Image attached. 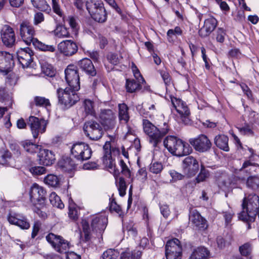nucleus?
<instances>
[{
  "instance_id": "1",
  "label": "nucleus",
  "mask_w": 259,
  "mask_h": 259,
  "mask_svg": "<svg viewBox=\"0 0 259 259\" xmlns=\"http://www.w3.org/2000/svg\"><path fill=\"white\" fill-rule=\"evenodd\" d=\"M20 35L27 45H30L32 43L35 48L45 52H54L56 51L54 46L46 45L34 37L35 35L34 28L28 21H23L20 24Z\"/></svg>"
},
{
  "instance_id": "2",
  "label": "nucleus",
  "mask_w": 259,
  "mask_h": 259,
  "mask_svg": "<svg viewBox=\"0 0 259 259\" xmlns=\"http://www.w3.org/2000/svg\"><path fill=\"white\" fill-rule=\"evenodd\" d=\"M242 211L239 214V219L247 222H253L258 212L259 197L251 194L243 199Z\"/></svg>"
},
{
  "instance_id": "3",
  "label": "nucleus",
  "mask_w": 259,
  "mask_h": 259,
  "mask_svg": "<svg viewBox=\"0 0 259 259\" xmlns=\"http://www.w3.org/2000/svg\"><path fill=\"white\" fill-rule=\"evenodd\" d=\"M143 127L144 133L149 137V142L154 147H156L161 143L163 137L169 130L166 123L163 124V127L159 129L147 119L143 120Z\"/></svg>"
},
{
  "instance_id": "4",
  "label": "nucleus",
  "mask_w": 259,
  "mask_h": 259,
  "mask_svg": "<svg viewBox=\"0 0 259 259\" xmlns=\"http://www.w3.org/2000/svg\"><path fill=\"white\" fill-rule=\"evenodd\" d=\"M163 144L171 153L179 157L189 155L192 150L188 143L174 136L167 137Z\"/></svg>"
},
{
  "instance_id": "5",
  "label": "nucleus",
  "mask_w": 259,
  "mask_h": 259,
  "mask_svg": "<svg viewBox=\"0 0 259 259\" xmlns=\"http://www.w3.org/2000/svg\"><path fill=\"white\" fill-rule=\"evenodd\" d=\"M77 91L71 89L69 87L65 89H58L57 94L59 103L67 108L71 107L79 101V97L76 93Z\"/></svg>"
},
{
  "instance_id": "6",
  "label": "nucleus",
  "mask_w": 259,
  "mask_h": 259,
  "mask_svg": "<svg viewBox=\"0 0 259 259\" xmlns=\"http://www.w3.org/2000/svg\"><path fill=\"white\" fill-rule=\"evenodd\" d=\"M86 8L95 21L103 23L106 20L107 13L101 2L90 0L87 2Z\"/></svg>"
},
{
  "instance_id": "7",
  "label": "nucleus",
  "mask_w": 259,
  "mask_h": 259,
  "mask_svg": "<svg viewBox=\"0 0 259 259\" xmlns=\"http://www.w3.org/2000/svg\"><path fill=\"white\" fill-rule=\"evenodd\" d=\"M171 102L174 108L177 112L176 116L178 118H180V121L185 124H189L191 121L190 111L187 104L176 98H171Z\"/></svg>"
},
{
  "instance_id": "8",
  "label": "nucleus",
  "mask_w": 259,
  "mask_h": 259,
  "mask_svg": "<svg viewBox=\"0 0 259 259\" xmlns=\"http://www.w3.org/2000/svg\"><path fill=\"white\" fill-rule=\"evenodd\" d=\"M104 156L103 162L106 168L114 176L116 181H117L119 176L120 172L119 169L116 168L115 163L111 157V143L110 142H106L103 146Z\"/></svg>"
},
{
  "instance_id": "9",
  "label": "nucleus",
  "mask_w": 259,
  "mask_h": 259,
  "mask_svg": "<svg viewBox=\"0 0 259 259\" xmlns=\"http://www.w3.org/2000/svg\"><path fill=\"white\" fill-rule=\"evenodd\" d=\"M71 152L74 158L80 161L90 159L92 154V150L89 146L82 142L74 144L72 146Z\"/></svg>"
},
{
  "instance_id": "10",
  "label": "nucleus",
  "mask_w": 259,
  "mask_h": 259,
  "mask_svg": "<svg viewBox=\"0 0 259 259\" xmlns=\"http://www.w3.org/2000/svg\"><path fill=\"white\" fill-rule=\"evenodd\" d=\"M46 240L54 249L61 253H66L69 248V243L59 235L49 233L46 236Z\"/></svg>"
},
{
  "instance_id": "11",
  "label": "nucleus",
  "mask_w": 259,
  "mask_h": 259,
  "mask_svg": "<svg viewBox=\"0 0 259 259\" xmlns=\"http://www.w3.org/2000/svg\"><path fill=\"white\" fill-rule=\"evenodd\" d=\"M83 131L87 137L94 141L99 140L104 133L102 126L94 121L86 122L83 126Z\"/></svg>"
},
{
  "instance_id": "12",
  "label": "nucleus",
  "mask_w": 259,
  "mask_h": 259,
  "mask_svg": "<svg viewBox=\"0 0 259 259\" xmlns=\"http://www.w3.org/2000/svg\"><path fill=\"white\" fill-rule=\"evenodd\" d=\"M65 79L69 87L71 89L79 90L80 89L79 76L77 67L69 65L65 70Z\"/></svg>"
},
{
  "instance_id": "13",
  "label": "nucleus",
  "mask_w": 259,
  "mask_h": 259,
  "mask_svg": "<svg viewBox=\"0 0 259 259\" xmlns=\"http://www.w3.org/2000/svg\"><path fill=\"white\" fill-rule=\"evenodd\" d=\"M27 123L30 128L33 137L36 139L39 134L45 132L48 122L44 119L31 116L29 117Z\"/></svg>"
},
{
  "instance_id": "14",
  "label": "nucleus",
  "mask_w": 259,
  "mask_h": 259,
  "mask_svg": "<svg viewBox=\"0 0 259 259\" xmlns=\"http://www.w3.org/2000/svg\"><path fill=\"white\" fill-rule=\"evenodd\" d=\"M46 191L42 187L34 184L30 191V200L33 205H43L46 200Z\"/></svg>"
},
{
  "instance_id": "15",
  "label": "nucleus",
  "mask_w": 259,
  "mask_h": 259,
  "mask_svg": "<svg viewBox=\"0 0 259 259\" xmlns=\"http://www.w3.org/2000/svg\"><path fill=\"white\" fill-rule=\"evenodd\" d=\"M189 142L194 149L200 152L208 151L211 146L210 140L204 135H200L195 138L191 139Z\"/></svg>"
},
{
  "instance_id": "16",
  "label": "nucleus",
  "mask_w": 259,
  "mask_h": 259,
  "mask_svg": "<svg viewBox=\"0 0 259 259\" xmlns=\"http://www.w3.org/2000/svg\"><path fill=\"white\" fill-rule=\"evenodd\" d=\"M1 37L3 44L11 48L16 43V36L13 29L8 25H4L1 30Z\"/></svg>"
},
{
  "instance_id": "17",
  "label": "nucleus",
  "mask_w": 259,
  "mask_h": 259,
  "mask_svg": "<svg viewBox=\"0 0 259 259\" xmlns=\"http://www.w3.org/2000/svg\"><path fill=\"white\" fill-rule=\"evenodd\" d=\"M99 118L101 123L107 129L113 128L115 125V114L110 109L101 110Z\"/></svg>"
},
{
  "instance_id": "18",
  "label": "nucleus",
  "mask_w": 259,
  "mask_h": 259,
  "mask_svg": "<svg viewBox=\"0 0 259 259\" xmlns=\"http://www.w3.org/2000/svg\"><path fill=\"white\" fill-rule=\"evenodd\" d=\"M18 60L23 68H27L32 62L33 51L29 48H20L17 52Z\"/></svg>"
},
{
  "instance_id": "19",
  "label": "nucleus",
  "mask_w": 259,
  "mask_h": 259,
  "mask_svg": "<svg viewBox=\"0 0 259 259\" xmlns=\"http://www.w3.org/2000/svg\"><path fill=\"white\" fill-rule=\"evenodd\" d=\"M183 169L188 177L194 176L199 169V163L193 156L186 157L183 161Z\"/></svg>"
},
{
  "instance_id": "20",
  "label": "nucleus",
  "mask_w": 259,
  "mask_h": 259,
  "mask_svg": "<svg viewBox=\"0 0 259 259\" xmlns=\"http://www.w3.org/2000/svg\"><path fill=\"white\" fill-rule=\"evenodd\" d=\"M189 220L195 229L204 230L207 227L206 220L196 210L190 212Z\"/></svg>"
},
{
  "instance_id": "21",
  "label": "nucleus",
  "mask_w": 259,
  "mask_h": 259,
  "mask_svg": "<svg viewBox=\"0 0 259 259\" xmlns=\"http://www.w3.org/2000/svg\"><path fill=\"white\" fill-rule=\"evenodd\" d=\"M58 48L60 53L66 56H71L76 53L78 50L76 43L71 40H65L58 44Z\"/></svg>"
},
{
  "instance_id": "22",
  "label": "nucleus",
  "mask_w": 259,
  "mask_h": 259,
  "mask_svg": "<svg viewBox=\"0 0 259 259\" xmlns=\"http://www.w3.org/2000/svg\"><path fill=\"white\" fill-rule=\"evenodd\" d=\"M8 220L10 224L16 225L22 229H28L30 228V224L27 219L20 214H10Z\"/></svg>"
},
{
  "instance_id": "23",
  "label": "nucleus",
  "mask_w": 259,
  "mask_h": 259,
  "mask_svg": "<svg viewBox=\"0 0 259 259\" xmlns=\"http://www.w3.org/2000/svg\"><path fill=\"white\" fill-rule=\"evenodd\" d=\"M14 64L13 56L6 52H0V71L7 70Z\"/></svg>"
},
{
  "instance_id": "24",
  "label": "nucleus",
  "mask_w": 259,
  "mask_h": 259,
  "mask_svg": "<svg viewBox=\"0 0 259 259\" xmlns=\"http://www.w3.org/2000/svg\"><path fill=\"white\" fill-rule=\"evenodd\" d=\"M38 157L39 163L46 166L52 164L55 159L53 153L46 149H39Z\"/></svg>"
},
{
  "instance_id": "25",
  "label": "nucleus",
  "mask_w": 259,
  "mask_h": 259,
  "mask_svg": "<svg viewBox=\"0 0 259 259\" xmlns=\"http://www.w3.org/2000/svg\"><path fill=\"white\" fill-rule=\"evenodd\" d=\"M79 68L88 75L94 76L96 75L97 72L92 61L88 58H84L78 62Z\"/></svg>"
},
{
  "instance_id": "26",
  "label": "nucleus",
  "mask_w": 259,
  "mask_h": 259,
  "mask_svg": "<svg viewBox=\"0 0 259 259\" xmlns=\"http://www.w3.org/2000/svg\"><path fill=\"white\" fill-rule=\"evenodd\" d=\"M217 24V20L210 18L204 21V24L199 31V35L202 37L208 36L215 29Z\"/></svg>"
},
{
  "instance_id": "27",
  "label": "nucleus",
  "mask_w": 259,
  "mask_h": 259,
  "mask_svg": "<svg viewBox=\"0 0 259 259\" xmlns=\"http://www.w3.org/2000/svg\"><path fill=\"white\" fill-rule=\"evenodd\" d=\"M209 251L203 246H199L192 249L189 259H208Z\"/></svg>"
},
{
  "instance_id": "28",
  "label": "nucleus",
  "mask_w": 259,
  "mask_h": 259,
  "mask_svg": "<svg viewBox=\"0 0 259 259\" xmlns=\"http://www.w3.org/2000/svg\"><path fill=\"white\" fill-rule=\"evenodd\" d=\"M144 83H145V80L144 78H140V80L127 79L125 84L126 91L131 93L140 91L142 89V84Z\"/></svg>"
},
{
  "instance_id": "29",
  "label": "nucleus",
  "mask_w": 259,
  "mask_h": 259,
  "mask_svg": "<svg viewBox=\"0 0 259 259\" xmlns=\"http://www.w3.org/2000/svg\"><path fill=\"white\" fill-rule=\"evenodd\" d=\"M107 219L104 216H96L92 220L91 226L93 230L101 232L106 227Z\"/></svg>"
},
{
  "instance_id": "30",
  "label": "nucleus",
  "mask_w": 259,
  "mask_h": 259,
  "mask_svg": "<svg viewBox=\"0 0 259 259\" xmlns=\"http://www.w3.org/2000/svg\"><path fill=\"white\" fill-rule=\"evenodd\" d=\"M228 141V137L225 135H219L215 136L214 139L215 145L220 149L226 152H228L230 150Z\"/></svg>"
},
{
  "instance_id": "31",
  "label": "nucleus",
  "mask_w": 259,
  "mask_h": 259,
  "mask_svg": "<svg viewBox=\"0 0 259 259\" xmlns=\"http://www.w3.org/2000/svg\"><path fill=\"white\" fill-rule=\"evenodd\" d=\"M182 248L180 242L178 239L174 238L167 242L165 246V251L182 253Z\"/></svg>"
},
{
  "instance_id": "32",
  "label": "nucleus",
  "mask_w": 259,
  "mask_h": 259,
  "mask_svg": "<svg viewBox=\"0 0 259 259\" xmlns=\"http://www.w3.org/2000/svg\"><path fill=\"white\" fill-rule=\"evenodd\" d=\"M58 165L65 171L69 172L75 167L74 162L69 157L62 158L58 162Z\"/></svg>"
},
{
  "instance_id": "33",
  "label": "nucleus",
  "mask_w": 259,
  "mask_h": 259,
  "mask_svg": "<svg viewBox=\"0 0 259 259\" xmlns=\"http://www.w3.org/2000/svg\"><path fill=\"white\" fill-rule=\"evenodd\" d=\"M118 116L120 121L126 123L129 120L130 116L128 113V107L124 103L118 105Z\"/></svg>"
},
{
  "instance_id": "34",
  "label": "nucleus",
  "mask_w": 259,
  "mask_h": 259,
  "mask_svg": "<svg viewBox=\"0 0 259 259\" xmlns=\"http://www.w3.org/2000/svg\"><path fill=\"white\" fill-rule=\"evenodd\" d=\"M246 185L248 188L254 191L257 190L259 189V175H255L248 177Z\"/></svg>"
},
{
  "instance_id": "35",
  "label": "nucleus",
  "mask_w": 259,
  "mask_h": 259,
  "mask_svg": "<svg viewBox=\"0 0 259 259\" xmlns=\"http://www.w3.org/2000/svg\"><path fill=\"white\" fill-rule=\"evenodd\" d=\"M33 6L41 11L49 12L51 10L50 6L45 0H31Z\"/></svg>"
},
{
  "instance_id": "36",
  "label": "nucleus",
  "mask_w": 259,
  "mask_h": 259,
  "mask_svg": "<svg viewBox=\"0 0 259 259\" xmlns=\"http://www.w3.org/2000/svg\"><path fill=\"white\" fill-rule=\"evenodd\" d=\"M21 145L26 152L30 153H35L39 149V145L34 144L28 141L22 142Z\"/></svg>"
},
{
  "instance_id": "37",
  "label": "nucleus",
  "mask_w": 259,
  "mask_h": 259,
  "mask_svg": "<svg viewBox=\"0 0 259 259\" xmlns=\"http://www.w3.org/2000/svg\"><path fill=\"white\" fill-rule=\"evenodd\" d=\"M55 36L59 38L67 37L69 36V33L64 26L58 25L54 31Z\"/></svg>"
},
{
  "instance_id": "38",
  "label": "nucleus",
  "mask_w": 259,
  "mask_h": 259,
  "mask_svg": "<svg viewBox=\"0 0 259 259\" xmlns=\"http://www.w3.org/2000/svg\"><path fill=\"white\" fill-rule=\"evenodd\" d=\"M49 200L51 203L56 207L63 208L64 207L60 197L55 192H52L49 196Z\"/></svg>"
},
{
  "instance_id": "39",
  "label": "nucleus",
  "mask_w": 259,
  "mask_h": 259,
  "mask_svg": "<svg viewBox=\"0 0 259 259\" xmlns=\"http://www.w3.org/2000/svg\"><path fill=\"white\" fill-rule=\"evenodd\" d=\"M42 72L46 76L53 77L55 75V70L53 66L47 63L41 64Z\"/></svg>"
},
{
  "instance_id": "40",
  "label": "nucleus",
  "mask_w": 259,
  "mask_h": 259,
  "mask_svg": "<svg viewBox=\"0 0 259 259\" xmlns=\"http://www.w3.org/2000/svg\"><path fill=\"white\" fill-rule=\"evenodd\" d=\"M45 183L52 187H57L59 184L58 178L54 175H49L44 179Z\"/></svg>"
},
{
  "instance_id": "41",
  "label": "nucleus",
  "mask_w": 259,
  "mask_h": 259,
  "mask_svg": "<svg viewBox=\"0 0 259 259\" xmlns=\"http://www.w3.org/2000/svg\"><path fill=\"white\" fill-rule=\"evenodd\" d=\"M84 107L85 113L87 114L94 115V103L89 99H85L84 101Z\"/></svg>"
},
{
  "instance_id": "42",
  "label": "nucleus",
  "mask_w": 259,
  "mask_h": 259,
  "mask_svg": "<svg viewBox=\"0 0 259 259\" xmlns=\"http://www.w3.org/2000/svg\"><path fill=\"white\" fill-rule=\"evenodd\" d=\"M118 190L119 191V195L121 196H124L126 193V190L127 185L123 177H119L118 178V182L117 184Z\"/></svg>"
},
{
  "instance_id": "43",
  "label": "nucleus",
  "mask_w": 259,
  "mask_h": 259,
  "mask_svg": "<svg viewBox=\"0 0 259 259\" xmlns=\"http://www.w3.org/2000/svg\"><path fill=\"white\" fill-rule=\"evenodd\" d=\"M118 253L117 251L109 249L103 252L100 259H117Z\"/></svg>"
},
{
  "instance_id": "44",
  "label": "nucleus",
  "mask_w": 259,
  "mask_h": 259,
  "mask_svg": "<svg viewBox=\"0 0 259 259\" xmlns=\"http://www.w3.org/2000/svg\"><path fill=\"white\" fill-rule=\"evenodd\" d=\"M209 171L205 168L204 165H201L200 172L196 178V181L197 183L203 182L209 177Z\"/></svg>"
},
{
  "instance_id": "45",
  "label": "nucleus",
  "mask_w": 259,
  "mask_h": 259,
  "mask_svg": "<svg viewBox=\"0 0 259 259\" xmlns=\"http://www.w3.org/2000/svg\"><path fill=\"white\" fill-rule=\"evenodd\" d=\"M83 233L84 235V240L88 241L90 239V229L89 224L86 220H82L81 222Z\"/></svg>"
},
{
  "instance_id": "46",
  "label": "nucleus",
  "mask_w": 259,
  "mask_h": 259,
  "mask_svg": "<svg viewBox=\"0 0 259 259\" xmlns=\"http://www.w3.org/2000/svg\"><path fill=\"white\" fill-rule=\"evenodd\" d=\"M251 245L249 243H246L239 247L240 253L243 256H249L251 253Z\"/></svg>"
},
{
  "instance_id": "47",
  "label": "nucleus",
  "mask_w": 259,
  "mask_h": 259,
  "mask_svg": "<svg viewBox=\"0 0 259 259\" xmlns=\"http://www.w3.org/2000/svg\"><path fill=\"white\" fill-rule=\"evenodd\" d=\"M107 59L110 64L116 65L119 63L121 57L118 56L117 54L110 53L107 55Z\"/></svg>"
},
{
  "instance_id": "48",
  "label": "nucleus",
  "mask_w": 259,
  "mask_h": 259,
  "mask_svg": "<svg viewBox=\"0 0 259 259\" xmlns=\"http://www.w3.org/2000/svg\"><path fill=\"white\" fill-rule=\"evenodd\" d=\"M34 101L37 106L47 107V106H50L51 105L49 100L45 98V97H36L34 98Z\"/></svg>"
},
{
  "instance_id": "49",
  "label": "nucleus",
  "mask_w": 259,
  "mask_h": 259,
  "mask_svg": "<svg viewBox=\"0 0 259 259\" xmlns=\"http://www.w3.org/2000/svg\"><path fill=\"white\" fill-rule=\"evenodd\" d=\"M68 215L69 218L73 220L78 219V209L73 204H69Z\"/></svg>"
},
{
  "instance_id": "50",
  "label": "nucleus",
  "mask_w": 259,
  "mask_h": 259,
  "mask_svg": "<svg viewBox=\"0 0 259 259\" xmlns=\"http://www.w3.org/2000/svg\"><path fill=\"white\" fill-rule=\"evenodd\" d=\"M182 33V30L180 27L177 26L174 29H169L167 32V35L169 41L172 38L174 35H180Z\"/></svg>"
},
{
  "instance_id": "51",
  "label": "nucleus",
  "mask_w": 259,
  "mask_h": 259,
  "mask_svg": "<svg viewBox=\"0 0 259 259\" xmlns=\"http://www.w3.org/2000/svg\"><path fill=\"white\" fill-rule=\"evenodd\" d=\"M163 169L162 164L159 162H154L151 163L149 167V170L153 173L157 174L161 171Z\"/></svg>"
},
{
  "instance_id": "52",
  "label": "nucleus",
  "mask_w": 259,
  "mask_h": 259,
  "mask_svg": "<svg viewBox=\"0 0 259 259\" xmlns=\"http://www.w3.org/2000/svg\"><path fill=\"white\" fill-rule=\"evenodd\" d=\"M119 164L121 168V173L124 176L127 178H131V172L128 167H127L126 163L124 162L122 159H121L119 161Z\"/></svg>"
},
{
  "instance_id": "53",
  "label": "nucleus",
  "mask_w": 259,
  "mask_h": 259,
  "mask_svg": "<svg viewBox=\"0 0 259 259\" xmlns=\"http://www.w3.org/2000/svg\"><path fill=\"white\" fill-rule=\"evenodd\" d=\"M251 166H258V165L256 163L251 162L250 159L245 160L243 162L242 166L240 169V170H242L243 169H245L246 171L250 170V167Z\"/></svg>"
},
{
  "instance_id": "54",
  "label": "nucleus",
  "mask_w": 259,
  "mask_h": 259,
  "mask_svg": "<svg viewBox=\"0 0 259 259\" xmlns=\"http://www.w3.org/2000/svg\"><path fill=\"white\" fill-rule=\"evenodd\" d=\"M46 168L43 166H34L30 169L31 172L34 175H41L46 172Z\"/></svg>"
},
{
  "instance_id": "55",
  "label": "nucleus",
  "mask_w": 259,
  "mask_h": 259,
  "mask_svg": "<svg viewBox=\"0 0 259 259\" xmlns=\"http://www.w3.org/2000/svg\"><path fill=\"white\" fill-rule=\"evenodd\" d=\"M41 224L38 221H35L34 223V224L32 227V231L31 233L32 238H34L37 235L41 227Z\"/></svg>"
},
{
  "instance_id": "56",
  "label": "nucleus",
  "mask_w": 259,
  "mask_h": 259,
  "mask_svg": "<svg viewBox=\"0 0 259 259\" xmlns=\"http://www.w3.org/2000/svg\"><path fill=\"white\" fill-rule=\"evenodd\" d=\"M161 77L165 84H168L170 82V77L169 73L165 70L162 69L159 70Z\"/></svg>"
},
{
  "instance_id": "57",
  "label": "nucleus",
  "mask_w": 259,
  "mask_h": 259,
  "mask_svg": "<svg viewBox=\"0 0 259 259\" xmlns=\"http://www.w3.org/2000/svg\"><path fill=\"white\" fill-rule=\"evenodd\" d=\"M147 171L145 168H142L139 170L137 174V179L142 182H144L147 179Z\"/></svg>"
},
{
  "instance_id": "58",
  "label": "nucleus",
  "mask_w": 259,
  "mask_h": 259,
  "mask_svg": "<svg viewBox=\"0 0 259 259\" xmlns=\"http://www.w3.org/2000/svg\"><path fill=\"white\" fill-rule=\"evenodd\" d=\"M110 209L111 211H114L119 215H121L122 213L120 206L116 203L114 199H113L110 202Z\"/></svg>"
},
{
  "instance_id": "59",
  "label": "nucleus",
  "mask_w": 259,
  "mask_h": 259,
  "mask_svg": "<svg viewBox=\"0 0 259 259\" xmlns=\"http://www.w3.org/2000/svg\"><path fill=\"white\" fill-rule=\"evenodd\" d=\"M169 174L174 182L181 180L184 178V176L175 170L169 171Z\"/></svg>"
},
{
  "instance_id": "60",
  "label": "nucleus",
  "mask_w": 259,
  "mask_h": 259,
  "mask_svg": "<svg viewBox=\"0 0 259 259\" xmlns=\"http://www.w3.org/2000/svg\"><path fill=\"white\" fill-rule=\"evenodd\" d=\"M98 167L99 165L95 162H89L83 165V168L86 170H94L98 169Z\"/></svg>"
},
{
  "instance_id": "61",
  "label": "nucleus",
  "mask_w": 259,
  "mask_h": 259,
  "mask_svg": "<svg viewBox=\"0 0 259 259\" xmlns=\"http://www.w3.org/2000/svg\"><path fill=\"white\" fill-rule=\"evenodd\" d=\"M225 35L226 33L224 30L222 28H219L217 31V40L220 42H224Z\"/></svg>"
},
{
  "instance_id": "62",
  "label": "nucleus",
  "mask_w": 259,
  "mask_h": 259,
  "mask_svg": "<svg viewBox=\"0 0 259 259\" xmlns=\"http://www.w3.org/2000/svg\"><path fill=\"white\" fill-rule=\"evenodd\" d=\"M52 8L54 12L60 16H62V12L57 0H52Z\"/></svg>"
},
{
  "instance_id": "63",
  "label": "nucleus",
  "mask_w": 259,
  "mask_h": 259,
  "mask_svg": "<svg viewBox=\"0 0 259 259\" xmlns=\"http://www.w3.org/2000/svg\"><path fill=\"white\" fill-rule=\"evenodd\" d=\"M44 20V16L40 12L36 13L34 16V24L37 25Z\"/></svg>"
},
{
  "instance_id": "64",
  "label": "nucleus",
  "mask_w": 259,
  "mask_h": 259,
  "mask_svg": "<svg viewBox=\"0 0 259 259\" xmlns=\"http://www.w3.org/2000/svg\"><path fill=\"white\" fill-rule=\"evenodd\" d=\"M182 253H176L165 251L166 259H181Z\"/></svg>"
}]
</instances>
